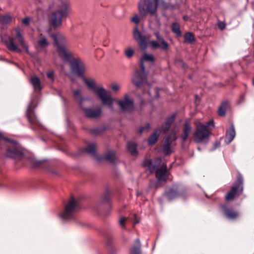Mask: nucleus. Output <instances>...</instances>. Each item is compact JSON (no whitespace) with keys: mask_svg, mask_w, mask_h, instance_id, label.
Masks as SVG:
<instances>
[{"mask_svg":"<svg viewBox=\"0 0 254 254\" xmlns=\"http://www.w3.org/2000/svg\"><path fill=\"white\" fill-rule=\"evenodd\" d=\"M154 58L152 55L144 53L140 59V71L136 70L134 76L132 79V83L137 88H141L147 79V75L145 73V67L144 64L145 62L153 63Z\"/></svg>","mask_w":254,"mask_h":254,"instance_id":"nucleus-1","label":"nucleus"},{"mask_svg":"<svg viewBox=\"0 0 254 254\" xmlns=\"http://www.w3.org/2000/svg\"><path fill=\"white\" fill-rule=\"evenodd\" d=\"M83 82L87 87L94 91L95 93L101 100L103 105H108L110 108H112L113 99L112 98V94L110 92L107 91L103 87L97 88L93 79H87L84 76L82 78Z\"/></svg>","mask_w":254,"mask_h":254,"instance_id":"nucleus-2","label":"nucleus"},{"mask_svg":"<svg viewBox=\"0 0 254 254\" xmlns=\"http://www.w3.org/2000/svg\"><path fill=\"white\" fill-rule=\"evenodd\" d=\"M51 37L53 39L55 45L57 46V51L61 58L68 61L71 55L67 53L65 44L66 42L65 37L60 33L52 34Z\"/></svg>","mask_w":254,"mask_h":254,"instance_id":"nucleus-3","label":"nucleus"},{"mask_svg":"<svg viewBox=\"0 0 254 254\" xmlns=\"http://www.w3.org/2000/svg\"><path fill=\"white\" fill-rule=\"evenodd\" d=\"M78 203L73 196L65 205L64 210L60 215V218L63 223L75 220V212L77 210Z\"/></svg>","mask_w":254,"mask_h":254,"instance_id":"nucleus-4","label":"nucleus"},{"mask_svg":"<svg viewBox=\"0 0 254 254\" xmlns=\"http://www.w3.org/2000/svg\"><path fill=\"white\" fill-rule=\"evenodd\" d=\"M159 0H141L138 3L140 15L145 16L148 13L151 16L155 15L157 11Z\"/></svg>","mask_w":254,"mask_h":254,"instance_id":"nucleus-5","label":"nucleus"},{"mask_svg":"<svg viewBox=\"0 0 254 254\" xmlns=\"http://www.w3.org/2000/svg\"><path fill=\"white\" fill-rule=\"evenodd\" d=\"M35 106L33 105V101L29 105L26 112V117L29 124V127L33 131L38 132L40 130L43 128V126L40 123L35 115L34 108Z\"/></svg>","mask_w":254,"mask_h":254,"instance_id":"nucleus-6","label":"nucleus"},{"mask_svg":"<svg viewBox=\"0 0 254 254\" xmlns=\"http://www.w3.org/2000/svg\"><path fill=\"white\" fill-rule=\"evenodd\" d=\"M68 14V6L64 5L62 9L58 10L51 14L50 20L51 25L54 28L60 27L62 24V19L66 18Z\"/></svg>","mask_w":254,"mask_h":254,"instance_id":"nucleus-7","label":"nucleus"},{"mask_svg":"<svg viewBox=\"0 0 254 254\" xmlns=\"http://www.w3.org/2000/svg\"><path fill=\"white\" fill-rule=\"evenodd\" d=\"M211 131L209 129H206L203 124H198L196 127L194 133V141L197 143L207 142Z\"/></svg>","mask_w":254,"mask_h":254,"instance_id":"nucleus-8","label":"nucleus"},{"mask_svg":"<svg viewBox=\"0 0 254 254\" xmlns=\"http://www.w3.org/2000/svg\"><path fill=\"white\" fill-rule=\"evenodd\" d=\"M243 178L241 174H239L237 177L231 190L228 191L225 196V199L227 201H230L234 199L236 195L241 194L243 191Z\"/></svg>","mask_w":254,"mask_h":254,"instance_id":"nucleus-9","label":"nucleus"},{"mask_svg":"<svg viewBox=\"0 0 254 254\" xmlns=\"http://www.w3.org/2000/svg\"><path fill=\"white\" fill-rule=\"evenodd\" d=\"M69 62L71 70L72 73L83 78L86 70L85 64L79 58H73Z\"/></svg>","mask_w":254,"mask_h":254,"instance_id":"nucleus-10","label":"nucleus"},{"mask_svg":"<svg viewBox=\"0 0 254 254\" xmlns=\"http://www.w3.org/2000/svg\"><path fill=\"white\" fill-rule=\"evenodd\" d=\"M117 103L122 112H131L134 108V101L125 94L123 99L117 101Z\"/></svg>","mask_w":254,"mask_h":254,"instance_id":"nucleus-11","label":"nucleus"},{"mask_svg":"<svg viewBox=\"0 0 254 254\" xmlns=\"http://www.w3.org/2000/svg\"><path fill=\"white\" fill-rule=\"evenodd\" d=\"M183 194V192L180 186L174 185L171 188L166 189L164 193V195L169 201L176 199Z\"/></svg>","mask_w":254,"mask_h":254,"instance_id":"nucleus-12","label":"nucleus"},{"mask_svg":"<svg viewBox=\"0 0 254 254\" xmlns=\"http://www.w3.org/2000/svg\"><path fill=\"white\" fill-rule=\"evenodd\" d=\"M156 39L158 42L156 41H150L149 44L153 49L160 48L162 50L166 51L169 49L168 43L165 41L163 38L160 35L159 32L154 33Z\"/></svg>","mask_w":254,"mask_h":254,"instance_id":"nucleus-13","label":"nucleus"},{"mask_svg":"<svg viewBox=\"0 0 254 254\" xmlns=\"http://www.w3.org/2000/svg\"><path fill=\"white\" fill-rule=\"evenodd\" d=\"M7 157L20 159L23 157L24 152L20 149L19 146H8L5 152Z\"/></svg>","mask_w":254,"mask_h":254,"instance_id":"nucleus-14","label":"nucleus"},{"mask_svg":"<svg viewBox=\"0 0 254 254\" xmlns=\"http://www.w3.org/2000/svg\"><path fill=\"white\" fill-rule=\"evenodd\" d=\"M134 40L137 42L141 51H145L147 47V42L145 36L142 35L137 27H135L133 32Z\"/></svg>","mask_w":254,"mask_h":254,"instance_id":"nucleus-15","label":"nucleus"},{"mask_svg":"<svg viewBox=\"0 0 254 254\" xmlns=\"http://www.w3.org/2000/svg\"><path fill=\"white\" fill-rule=\"evenodd\" d=\"M83 111L84 116L89 119H97L99 118L102 114V109L100 107L95 109L91 108H85L82 106L80 108Z\"/></svg>","mask_w":254,"mask_h":254,"instance_id":"nucleus-16","label":"nucleus"},{"mask_svg":"<svg viewBox=\"0 0 254 254\" xmlns=\"http://www.w3.org/2000/svg\"><path fill=\"white\" fill-rule=\"evenodd\" d=\"M155 171L158 181L166 182L168 180L169 174L166 164L163 163L160 167L157 168Z\"/></svg>","mask_w":254,"mask_h":254,"instance_id":"nucleus-17","label":"nucleus"},{"mask_svg":"<svg viewBox=\"0 0 254 254\" xmlns=\"http://www.w3.org/2000/svg\"><path fill=\"white\" fill-rule=\"evenodd\" d=\"M176 114H173L171 116L168 117L165 122L161 126V128H158L157 131L165 134L170 129L171 125L174 123L175 120Z\"/></svg>","mask_w":254,"mask_h":254,"instance_id":"nucleus-18","label":"nucleus"},{"mask_svg":"<svg viewBox=\"0 0 254 254\" xmlns=\"http://www.w3.org/2000/svg\"><path fill=\"white\" fill-rule=\"evenodd\" d=\"M220 207L223 214L228 219H235L238 217L239 213L237 211H234L232 209L229 208L226 204H222Z\"/></svg>","mask_w":254,"mask_h":254,"instance_id":"nucleus-19","label":"nucleus"},{"mask_svg":"<svg viewBox=\"0 0 254 254\" xmlns=\"http://www.w3.org/2000/svg\"><path fill=\"white\" fill-rule=\"evenodd\" d=\"M106 160L112 164L115 163L116 162V153L115 152L112 150H108L104 155L99 156L97 157L98 161H101L103 160Z\"/></svg>","mask_w":254,"mask_h":254,"instance_id":"nucleus-20","label":"nucleus"},{"mask_svg":"<svg viewBox=\"0 0 254 254\" xmlns=\"http://www.w3.org/2000/svg\"><path fill=\"white\" fill-rule=\"evenodd\" d=\"M191 130V127L190 123L186 122L183 127V133L181 135V138L182 139V146L183 147L185 143L188 139L189 135L190 133Z\"/></svg>","mask_w":254,"mask_h":254,"instance_id":"nucleus-21","label":"nucleus"},{"mask_svg":"<svg viewBox=\"0 0 254 254\" xmlns=\"http://www.w3.org/2000/svg\"><path fill=\"white\" fill-rule=\"evenodd\" d=\"M171 137L169 136L166 138L164 143L161 145L162 152L166 156L169 155L172 153L171 150Z\"/></svg>","mask_w":254,"mask_h":254,"instance_id":"nucleus-22","label":"nucleus"},{"mask_svg":"<svg viewBox=\"0 0 254 254\" xmlns=\"http://www.w3.org/2000/svg\"><path fill=\"white\" fill-rule=\"evenodd\" d=\"M5 45L7 48L10 51L17 53H21V50L18 48L15 44L14 39L13 38L9 37L8 40L5 42Z\"/></svg>","mask_w":254,"mask_h":254,"instance_id":"nucleus-23","label":"nucleus"},{"mask_svg":"<svg viewBox=\"0 0 254 254\" xmlns=\"http://www.w3.org/2000/svg\"><path fill=\"white\" fill-rule=\"evenodd\" d=\"M30 83L32 85L34 89L36 92H40L42 89L41 82L40 78L36 75L31 77Z\"/></svg>","mask_w":254,"mask_h":254,"instance_id":"nucleus-24","label":"nucleus"},{"mask_svg":"<svg viewBox=\"0 0 254 254\" xmlns=\"http://www.w3.org/2000/svg\"><path fill=\"white\" fill-rule=\"evenodd\" d=\"M236 135L235 127L233 123H231L230 127V129L226 132L225 137V142L226 144L230 143L234 139Z\"/></svg>","mask_w":254,"mask_h":254,"instance_id":"nucleus-25","label":"nucleus"},{"mask_svg":"<svg viewBox=\"0 0 254 254\" xmlns=\"http://www.w3.org/2000/svg\"><path fill=\"white\" fill-rule=\"evenodd\" d=\"M137 144L133 141H129L127 143V151L132 156H137L138 152L137 150Z\"/></svg>","mask_w":254,"mask_h":254,"instance_id":"nucleus-26","label":"nucleus"},{"mask_svg":"<svg viewBox=\"0 0 254 254\" xmlns=\"http://www.w3.org/2000/svg\"><path fill=\"white\" fill-rule=\"evenodd\" d=\"M106 247L110 254H117L119 250L115 247L112 238L108 237L106 241Z\"/></svg>","mask_w":254,"mask_h":254,"instance_id":"nucleus-27","label":"nucleus"},{"mask_svg":"<svg viewBox=\"0 0 254 254\" xmlns=\"http://www.w3.org/2000/svg\"><path fill=\"white\" fill-rule=\"evenodd\" d=\"M230 108V104L227 100L222 102L218 109V114L220 117H223L226 115V111Z\"/></svg>","mask_w":254,"mask_h":254,"instance_id":"nucleus-28","label":"nucleus"},{"mask_svg":"<svg viewBox=\"0 0 254 254\" xmlns=\"http://www.w3.org/2000/svg\"><path fill=\"white\" fill-rule=\"evenodd\" d=\"M141 243L138 238L135 241L134 245L130 249L129 254H141Z\"/></svg>","mask_w":254,"mask_h":254,"instance_id":"nucleus-29","label":"nucleus"},{"mask_svg":"<svg viewBox=\"0 0 254 254\" xmlns=\"http://www.w3.org/2000/svg\"><path fill=\"white\" fill-rule=\"evenodd\" d=\"M83 152H87L88 154L93 155L97 160L99 157L96 151V145L94 143L89 144L87 147L83 150Z\"/></svg>","mask_w":254,"mask_h":254,"instance_id":"nucleus-30","label":"nucleus"},{"mask_svg":"<svg viewBox=\"0 0 254 254\" xmlns=\"http://www.w3.org/2000/svg\"><path fill=\"white\" fill-rule=\"evenodd\" d=\"M159 137V134L158 133L157 129H155L153 133L150 135L148 138V145H154L157 142Z\"/></svg>","mask_w":254,"mask_h":254,"instance_id":"nucleus-31","label":"nucleus"},{"mask_svg":"<svg viewBox=\"0 0 254 254\" xmlns=\"http://www.w3.org/2000/svg\"><path fill=\"white\" fill-rule=\"evenodd\" d=\"M73 94L75 100L78 102L79 107L82 108L84 99L82 97L80 90L77 89L74 90L73 91Z\"/></svg>","mask_w":254,"mask_h":254,"instance_id":"nucleus-32","label":"nucleus"},{"mask_svg":"<svg viewBox=\"0 0 254 254\" xmlns=\"http://www.w3.org/2000/svg\"><path fill=\"white\" fill-rule=\"evenodd\" d=\"M143 166L148 167V170L151 174H152L156 169V166L152 164L151 159H145L143 162Z\"/></svg>","mask_w":254,"mask_h":254,"instance_id":"nucleus-33","label":"nucleus"},{"mask_svg":"<svg viewBox=\"0 0 254 254\" xmlns=\"http://www.w3.org/2000/svg\"><path fill=\"white\" fill-rule=\"evenodd\" d=\"M112 192L109 190H107L103 197L102 198L101 202L103 204H110L111 203V196Z\"/></svg>","mask_w":254,"mask_h":254,"instance_id":"nucleus-34","label":"nucleus"},{"mask_svg":"<svg viewBox=\"0 0 254 254\" xmlns=\"http://www.w3.org/2000/svg\"><path fill=\"white\" fill-rule=\"evenodd\" d=\"M11 17L9 15H4L0 16V24H1L3 28L5 26L9 24L11 21Z\"/></svg>","mask_w":254,"mask_h":254,"instance_id":"nucleus-35","label":"nucleus"},{"mask_svg":"<svg viewBox=\"0 0 254 254\" xmlns=\"http://www.w3.org/2000/svg\"><path fill=\"white\" fill-rule=\"evenodd\" d=\"M148 95V96L152 99H156L159 97V94L158 89L155 88L148 90L146 92ZM143 94H145V91H143Z\"/></svg>","mask_w":254,"mask_h":254,"instance_id":"nucleus-36","label":"nucleus"},{"mask_svg":"<svg viewBox=\"0 0 254 254\" xmlns=\"http://www.w3.org/2000/svg\"><path fill=\"white\" fill-rule=\"evenodd\" d=\"M195 40L194 35L191 32H187L184 35V43L190 44Z\"/></svg>","mask_w":254,"mask_h":254,"instance_id":"nucleus-37","label":"nucleus"},{"mask_svg":"<svg viewBox=\"0 0 254 254\" xmlns=\"http://www.w3.org/2000/svg\"><path fill=\"white\" fill-rule=\"evenodd\" d=\"M106 130L105 127H97L90 129L89 132L90 134L95 136H98L102 134Z\"/></svg>","mask_w":254,"mask_h":254,"instance_id":"nucleus-38","label":"nucleus"},{"mask_svg":"<svg viewBox=\"0 0 254 254\" xmlns=\"http://www.w3.org/2000/svg\"><path fill=\"white\" fill-rule=\"evenodd\" d=\"M172 31L178 37L182 36V32L180 30V25L177 23H173L171 26Z\"/></svg>","mask_w":254,"mask_h":254,"instance_id":"nucleus-39","label":"nucleus"},{"mask_svg":"<svg viewBox=\"0 0 254 254\" xmlns=\"http://www.w3.org/2000/svg\"><path fill=\"white\" fill-rule=\"evenodd\" d=\"M0 139H3L6 142H9L11 144V146H19L18 143L15 140L11 139L8 138L4 137L2 136V135L0 133Z\"/></svg>","mask_w":254,"mask_h":254,"instance_id":"nucleus-40","label":"nucleus"},{"mask_svg":"<svg viewBox=\"0 0 254 254\" xmlns=\"http://www.w3.org/2000/svg\"><path fill=\"white\" fill-rule=\"evenodd\" d=\"M49 43L47 39L43 37L38 41V45L41 48H44L48 45Z\"/></svg>","mask_w":254,"mask_h":254,"instance_id":"nucleus-41","label":"nucleus"},{"mask_svg":"<svg viewBox=\"0 0 254 254\" xmlns=\"http://www.w3.org/2000/svg\"><path fill=\"white\" fill-rule=\"evenodd\" d=\"M16 39L20 44L24 42L23 37L19 29L16 30Z\"/></svg>","mask_w":254,"mask_h":254,"instance_id":"nucleus-42","label":"nucleus"},{"mask_svg":"<svg viewBox=\"0 0 254 254\" xmlns=\"http://www.w3.org/2000/svg\"><path fill=\"white\" fill-rule=\"evenodd\" d=\"M134 53V50L130 48H128L125 51V56L128 59H130L133 56Z\"/></svg>","mask_w":254,"mask_h":254,"instance_id":"nucleus-43","label":"nucleus"},{"mask_svg":"<svg viewBox=\"0 0 254 254\" xmlns=\"http://www.w3.org/2000/svg\"><path fill=\"white\" fill-rule=\"evenodd\" d=\"M43 163L42 160H33L31 162V166L33 168H38L42 166Z\"/></svg>","mask_w":254,"mask_h":254,"instance_id":"nucleus-44","label":"nucleus"},{"mask_svg":"<svg viewBox=\"0 0 254 254\" xmlns=\"http://www.w3.org/2000/svg\"><path fill=\"white\" fill-rule=\"evenodd\" d=\"M150 127L149 124H146L145 126L140 127L138 129V132L140 134H142L143 132H148Z\"/></svg>","mask_w":254,"mask_h":254,"instance_id":"nucleus-45","label":"nucleus"},{"mask_svg":"<svg viewBox=\"0 0 254 254\" xmlns=\"http://www.w3.org/2000/svg\"><path fill=\"white\" fill-rule=\"evenodd\" d=\"M175 64L176 65H180L182 66L183 68H185L187 66L185 63L183 62L182 59H176L175 60Z\"/></svg>","mask_w":254,"mask_h":254,"instance_id":"nucleus-46","label":"nucleus"},{"mask_svg":"<svg viewBox=\"0 0 254 254\" xmlns=\"http://www.w3.org/2000/svg\"><path fill=\"white\" fill-rule=\"evenodd\" d=\"M203 126L205 127L206 129H209V127H210V129H211V127L212 128L214 127V123L212 120L207 122L205 124H203Z\"/></svg>","mask_w":254,"mask_h":254,"instance_id":"nucleus-47","label":"nucleus"},{"mask_svg":"<svg viewBox=\"0 0 254 254\" xmlns=\"http://www.w3.org/2000/svg\"><path fill=\"white\" fill-rule=\"evenodd\" d=\"M29 22L30 18L28 17H26L22 21V24L26 26H28L29 25Z\"/></svg>","mask_w":254,"mask_h":254,"instance_id":"nucleus-48","label":"nucleus"},{"mask_svg":"<svg viewBox=\"0 0 254 254\" xmlns=\"http://www.w3.org/2000/svg\"><path fill=\"white\" fill-rule=\"evenodd\" d=\"M47 77L49 79H52V80H54V73L53 71H50L48 72L47 74Z\"/></svg>","mask_w":254,"mask_h":254,"instance_id":"nucleus-49","label":"nucleus"},{"mask_svg":"<svg viewBox=\"0 0 254 254\" xmlns=\"http://www.w3.org/2000/svg\"><path fill=\"white\" fill-rule=\"evenodd\" d=\"M131 21L137 24L139 22V19L137 15H135L131 18Z\"/></svg>","mask_w":254,"mask_h":254,"instance_id":"nucleus-50","label":"nucleus"},{"mask_svg":"<svg viewBox=\"0 0 254 254\" xmlns=\"http://www.w3.org/2000/svg\"><path fill=\"white\" fill-rule=\"evenodd\" d=\"M126 220V218L123 217L119 221V224H120V226H122V227L125 228V223Z\"/></svg>","mask_w":254,"mask_h":254,"instance_id":"nucleus-51","label":"nucleus"},{"mask_svg":"<svg viewBox=\"0 0 254 254\" xmlns=\"http://www.w3.org/2000/svg\"><path fill=\"white\" fill-rule=\"evenodd\" d=\"M20 45L25 50L26 53L28 54L29 53L28 46L25 43V41L24 42L22 43L21 44H20Z\"/></svg>","mask_w":254,"mask_h":254,"instance_id":"nucleus-52","label":"nucleus"},{"mask_svg":"<svg viewBox=\"0 0 254 254\" xmlns=\"http://www.w3.org/2000/svg\"><path fill=\"white\" fill-rule=\"evenodd\" d=\"M226 25L224 23L220 22L218 24V27L221 30H223L225 28Z\"/></svg>","mask_w":254,"mask_h":254,"instance_id":"nucleus-53","label":"nucleus"},{"mask_svg":"<svg viewBox=\"0 0 254 254\" xmlns=\"http://www.w3.org/2000/svg\"><path fill=\"white\" fill-rule=\"evenodd\" d=\"M112 89L114 91H117L119 90V87L117 85H113Z\"/></svg>","mask_w":254,"mask_h":254,"instance_id":"nucleus-54","label":"nucleus"},{"mask_svg":"<svg viewBox=\"0 0 254 254\" xmlns=\"http://www.w3.org/2000/svg\"><path fill=\"white\" fill-rule=\"evenodd\" d=\"M214 149H216L220 146V143L219 141H216L214 144Z\"/></svg>","mask_w":254,"mask_h":254,"instance_id":"nucleus-55","label":"nucleus"},{"mask_svg":"<svg viewBox=\"0 0 254 254\" xmlns=\"http://www.w3.org/2000/svg\"><path fill=\"white\" fill-rule=\"evenodd\" d=\"M183 19L185 21H187L188 20V17L187 15H184L183 16Z\"/></svg>","mask_w":254,"mask_h":254,"instance_id":"nucleus-56","label":"nucleus"},{"mask_svg":"<svg viewBox=\"0 0 254 254\" xmlns=\"http://www.w3.org/2000/svg\"><path fill=\"white\" fill-rule=\"evenodd\" d=\"M253 85H254V79H253Z\"/></svg>","mask_w":254,"mask_h":254,"instance_id":"nucleus-57","label":"nucleus"},{"mask_svg":"<svg viewBox=\"0 0 254 254\" xmlns=\"http://www.w3.org/2000/svg\"><path fill=\"white\" fill-rule=\"evenodd\" d=\"M197 149H198V150H201V149H200V147H199L197 148Z\"/></svg>","mask_w":254,"mask_h":254,"instance_id":"nucleus-58","label":"nucleus"}]
</instances>
